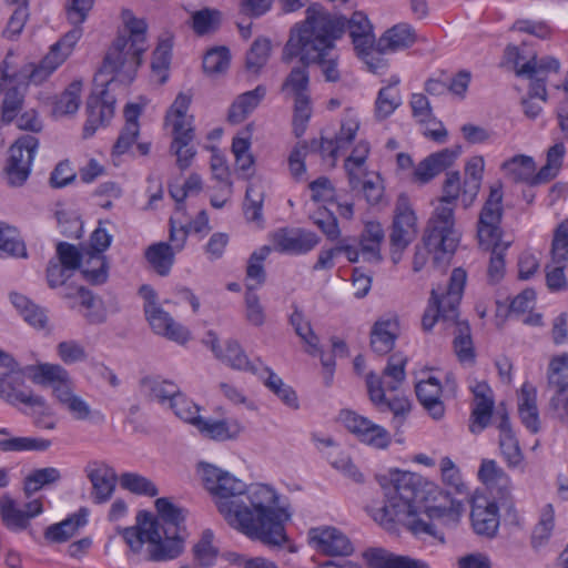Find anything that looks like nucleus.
Wrapping results in <instances>:
<instances>
[{
	"instance_id": "1",
	"label": "nucleus",
	"mask_w": 568,
	"mask_h": 568,
	"mask_svg": "<svg viewBox=\"0 0 568 568\" xmlns=\"http://www.w3.org/2000/svg\"><path fill=\"white\" fill-rule=\"evenodd\" d=\"M383 500H372L366 510L381 526L403 523L417 537L445 542L444 528H454L463 513L462 501L419 475L397 471L382 484Z\"/></svg>"
},
{
	"instance_id": "2",
	"label": "nucleus",
	"mask_w": 568,
	"mask_h": 568,
	"mask_svg": "<svg viewBox=\"0 0 568 568\" xmlns=\"http://www.w3.org/2000/svg\"><path fill=\"white\" fill-rule=\"evenodd\" d=\"M345 31V21L333 18L320 3H312L305 20L295 24L284 48V60L300 57L302 63H316L327 82L341 80L338 57L332 53L335 40Z\"/></svg>"
},
{
	"instance_id": "3",
	"label": "nucleus",
	"mask_w": 568,
	"mask_h": 568,
	"mask_svg": "<svg viewBox=\"0 0 568 568\" xmlns=\"http://www.w3.org/2000/svg\"><path fill=\"white\" fill-rule=\"evenodd\" d=\"M235 514H239V521L231 527L250 538L270 546H280L286 540L284 521L288 515L277 506V495L271 487L245 485Z\"/></svg>"
},
{
	"instance_id": "4",
	"label": "nucleus",
	"mask_w": 568,
	"mask_h": 568,
	"mask_svg": "<svg viewBox=\"0 0 568 568\" xmlns=\"http://www.w3.org/2000/svg\"><path fill=\"white\" fill-rule=\"evenodd\" d=\"M458 242L459 235L454 229V209L448 205L437 207L425 229L423 244L415 246L413 271H422L430 253L434 254V264L449 263Z\"/></svg>"
},
{
	"instance_id": "5",
	"label": "nucleus",
	"mask_w": 568,
	"mask_h": 568,
	"mask_svg": "<svg viewBox=\"0 0 568 568\" xmlns=\"http://www.w3.org/2000/svg\"><path fill=\"white\" fill-rule=\"evenodd\" d=\"M93 3L94 0H70L67 14L73 28L50 47L39 64L29 63L23 68V74L28 75L30 82L43 83L69 58L82 37L83 30L80 26L85 21Z\"/></svg>"
},
{
	"instance_id": "6",
	"label": "nucleus",
	"mask_w": 568,
	"mask_h": 568,
	"mask_svg": "<svg viewBox=\"0 0 568 568\" xmlns=\"http://www.w3.org/2000/svg\"><path fill=\"white\" fill-rule=\"evenodd\" d=\"M501 202L503 183L500 181H496L489 187V195L480 211L477 224V237L480 247L491 250L488 277L493 283L499 282L504 276V253L509 245V243H500V222L503 217Z\"/></svg>"
},
{
	"instance_id": "7",
	"label": "nucleus",
	"mask_w": 568,
	"mask_h": 568,
	"mask_svg": "<svg viewBox=\"0 0 568 568\" xmlns=\"http://www.w3.org/2000/svg\"><path fill=\"white\" fill-rule=\"evenodd\" d=\"M159 517H154L156 532H159L162 546H155L153 558L155 561H165L179 557L184 549L186 529L184 521L187 511L175 506L170 499L162 497L155 500Z\"/></svg>"
},
{
	"instance_id": "8",
	"label": "nucleus",
	"mask_w": 568,
	"mask_h": 568,
	"mask_svg": "<svg viewBox=\"0 0 568 568\" xmlns=\"http://www.w3.org/2000/svg\"><path fill=\"white\" fill-rule=\"evenodd\" d=\"M199 470L219 513L230 526L237 523L239 514L235 511L245 483L209 463H200Z\"/></svg>"
},
{
	"instance_id": "9",
	"label": "nucleus",
	"mask_w": 568,
	"mask_h": 568,
	"mask_svg": "<svg viewBox=\"0 0 568 568\" xmlns=\"http://www.w3.org/2000/svg\"><path fill=\"white\" fill-rule=\"evenodd\" d=\"M466 280V271L456 267L450 274L445 292L439 293L438 288L432 290L428 307L422 318V326L425 332H429L439 320L448 324L456 322Z\"/></svg>"
},
{
	"instance_id": "10",
	"label": "nucleus",
	"mask_w": 568,
	"mask_h": 568,
	"mask_svg": "<svg viewBox=\"0 0 568 568\" xmlns=\"http://www.w3.org/2000/svg\"><path fill=\"white\" fill-rule=\"evenodd\" d=\"M417 233V217L410 206L409 199L405 194H399L396 200L389 233L390 260L394 264L400 262L404 251L416 239Z\"/></svg>"
},
{
	"instance_id": "11",
	"label": "nucleus",
	"mask_w": 568,
	"mask_h": 568,
	"mask_svg": "<svg viewBox=\"0 0 568 568\" xmlns=\"http://www.w3.org/2000/svg\"><path fill=\"white\" fill-rule=\"evenodd\" d=\"M508 55L515 57V73L517 77L530 80L529 98H538L542 102L547 100L546 81L550 72L557 73L560 69L559 61L554 57L538 58L534 54L528 61L519 64L520 54L515 45L507 47Z\"/></svg>"
},
{
	"instance_id": "12",
	"label": "nucleus",
	"mask_w": 568,
	"mask_h": 568,
	"mask_svg": "<svg viewBox=\"0 0 568 568\" xmlns=\"http://www.w3.org/2000/svg\"><path fill=\"white\" fill-rule=\"evenodd\" d=\"M307 65L308 63H303L294 67L281 87V92L294 100V125L295 130L301 125L302 132L312 113Z\"/></svg>"
},
{
	"instance_id": "13",
	"label": "nucleus",
	"mask_w": 568,
	"mask_h": 568,
	"mask_svg": "<svg viewBox=\"0 0 568 568\" xmlns=\"http://www.w3.org/2000/svg\"><path fill=\"white\" fill-rule=\"evenodd\" d=\"M39 140L34 135L20 136L9 149L4 174L11 186H21L30 175Z\"/></svg>"
},
{
	"instance_id": "14",
	"label": "nucleus",
	"mask_w": 568,
	"mask_h": 568,
	"mask_svg": "<svg viewBox=\"0 0 568 568\" xmlns=\"http://www.w3.org/2000/svg\"><path fill=\"white\" fill-rule=\"evenodd\" d=\"M22 383L23 375L18 363L9 353L0 348V388L13 395L12 398L8 396H0V398H4L10 404L21 403L31 407H43V398L21 389Z\"/></svg>"
},
{
	"instance_id": "15",
	"label": "nucleus",
	"mask_w": 568,
	"mask_h": 568,
	"mask_svg": "<svg viewBox=\"0 0 568 568\" xmlns=\"http://www.w3.org/2000/svg\"><path fill=\"white\" fill-rule=\"evenodd\" d=\"M138 49L139 47L133 45L126 36L120 34L106 51L100 72L114 74L126 68L129 74L134 73L141 65L145 52Z\"/></svg>"
},
{
	"instance_id": "16",
	"label": "nucleus",
	"mask_w": 568,
	"mask_h": 568,
	"mask_svg": "<svg viewBox=\"0 0 568 568\" xmlns=\"http://www.w3.org/2000/svg\"><path fill=\"white\" fill-rule=\"evenodd\" d=\"M339 419L359 442L377 449H385L392 442L390 434L381 425L353 410H342Z\"/></svg>"
},
{
	"instance_id": "17",
	"label": "nucleus",
	"mask_w": 568,
	"mask_h": 568,
	"mask_svg": "<svg viewBox=\"0 0 568 568\" xmlns=\"http://www.w3.org/2000/svg\"><path fill=\"white\" fill-rule=\"evenodd\" d=\"M132 551L141 550L144 542L149 544V560L155 561L153 550L155 546H162L159 532H156V524L154 516L149 511H139L136 516V525L119 529Z\"/></svg>"
},
{
	"instance_id": "18",
	"label": "nucleus",
	"mask_w": 568,
	"mask_h": 568,
	"mask_svg": "<svg viewBox=\"0 0 568 568\" xmlns=\"http://www.w3.org/2000/svg\"><path fill=\"white\" fill-rule=\"evenodd\" d=\"M471 525L477 535L494 537L499 527L498 506L485 496H475L470 511Z\"/></svg>"
},
{
	"instance_id": "19",
	"label": "nucleus",
	"mask_w": 568,
	"mask_h": 568,
	"mask_svg": "<svg viewBox=\"0 0 568 568\" xmlns=\"http://www.w3.org/2000/svg\"><path fill=\"white\" fill-rule=\"evenodd\" d=\"M320 242V237L303 229H281L273 234V243L276 251L287 254H304L313 250Z\"/></svg>"
},
{
	"instance_id": "20",
	"label": "nucleus",
	"mask_w": 568,
	"mask_h": 568,
	"mask_svg": "<svg viewBox=\"0 0 568 568\" xmlns=\"http://www.w3.org/2000/svg\"><path fill=\"white\" fill-rule=\"evenodd\" d=\"M310 537L315 548L328 556H349L354 550L348 537L335 527L313 528Z\"/></svg>"
},
{
	"instance_id": "21",
	"label": "nucleus",
	"mask_w": 568,
	"mask_h": 568,
	"mask_svg": "<svg viewBox=\"0 0 568 568\" xmlns=\"http://www.w3.org/2000/svg\"><path fill=\"white\" fill-rule=\"evenodd\" d=\"M547 389L552 393L549 407L560 410L561 396L568 390V353L554 356L547 372Z\"/></svg>"
},
{
	"instance_id": "22",
	"label": "nucleus",
	"mask_w": 568,
	"mask_h": 568,
	"mask_svg": "<svg viewBox=\"0 0 568 568\" xmlns=\"http://www.w3.org/2000/svg\"><path fill=\"white\" fill-rule=\"evenodd\" d=\"M144 312L152 329L178 343H185L190 333L182 325L174 322L170 314L159 305H144Z\"/></svg>"
},
{
	"instance_id": "23",
	"label": "nucleus",
	"mask_w": 568,
	"mask_h": 568,
	"mask_svg": "<svg viewBox=\"0 0 568 568\" xmlns=\"http://www.w3.org/2000/svg\"><path fill=\"white\" fill-rule=\"evenodd\" d=\"M106 90L101 91V97L92 93L87 101L88 119L83 126V136H92L100 125L108 123L114 114V100L109 101Z\"/></svg>"
},
{
	"instance_id": "24",
	"label": "nucleus",
	"mask_w": 568,
	"mask_h": 568,
	"mask_svg": "<svg viewBox=\"0 0 568 568\" xmlns=\"http://www.w3.org/2000/svg\"><path fill=\"white\" fill-rule=\"evenodd\" d=\"M332 17L342 18L345 21V29H348L349 37L352 38L354 49L357 53H367L369 49H373V45L377 41L373 33V26L363 12H354L349 20H346L342 16L332 14Z\"/></svg>"
},
{
	"instance_id": "25",
	"label": "nucleus",
	"mask_w": 568,
	"mask_h": 568,
	"mask_svg": "<svg viewBox=\"0 0 568 568\" xmlns=\"http://www.w3.org/2000/svg\"><path fill=\"white\" fill-rule=\"evenodd\" d=\"M87 471L92 484L91 495L94 503L102 504L109 500L118 480L114 469L105 464H93L88 467Z\"/></svg>"
},
{
	"instance_id": "26",
	"label": "nucleus",
	"mask_w": 568,
	"mask_h": 568,
	"mask_svg": "<svg viewBox=\"0 0 568 568\" xmlns=\"http://www.w3.org/2000/svg\"><path fill=\"white\" fill-rule=\"evenodd\" d=\"M399 334L397 316L381 318L375 322L371 332V347L378 355L389 353Z\"/></svg>"
},
{
	"instance_id": "27",
	"label": "nucleus",
	"mask_w": 568,
	"mask_h": 568,
	"mask_svg": "<svg viewBox=\"0 0 568 568\" xmlns=\"http://www.w3.org/2000/svg\"><path fill=\"white\" fill-rule=\"evenodd\" d=\"M416 42L415 29L406 23L400 22L387 29L377 40V51L379 53L395 52L405 50Z\"/></svg>"
},
{
	"instance_id": "28",
	"label": "nucleus",
	"mask_w": 568,
	"mask_h": 568,
	"mask_svg": "<svg viewBox=\"0 0 568 568\" xmlns=\"http://www.w3.org/2000/svg\"><path fill=\"white\" fill-rule=\"evenodd\" d=\"M478 477L501 501L506 503L509 500L510 478L500 467L497 466L495 460H483L478 470Z\"/></svg>"
},
{
	"instance_id": "29",
	"label": "nucleus",
	"mask_w": 568,
	"mask_h": 568,
	"mask_svg": "<svg viewBox=\"0 0 568 568\" xmlns=\"http://www.w3.org/2000/svg\"><path fill=\"white\" fill-rule=\"evenodd\" d=\"M416 395L422 406L434 419H440L445 414V406L440 400L442 385L436 377H429L416 385Z\"/></svg>"
},
{
	"instance_id": "30",
	"label": "nucleus",
	"mask_w": 568,
	"mask_h": 568,
	"mask_svg": "<svg viewBox=\"0 0 568 568\" xmlns=\"http://www.w3.org/2000/svg\"><path fill=\"white\" fill-rule=\"evenodd\" d=\"M384 237L385 234L381 223L371 221L365 224L358 241L361 254L365 262L379 263L383 260L381 245Z\"/></svg>"
},
{
	"instance_id": "31",
	"label": "nucleus",
	"mask_w": 568,
	"mask_h": 568,
	"mask_svg": "<svg viewBox=\"0 0 568 568\" xmlns=\"http://www.w3.org/2000/svg\"><path fill=\"white\" fill-rule=\"evenodd\" d=\"M266 94L264 85H257L254 90L240 94L231 104L227 120L232 124L242 123L261 103Z\"/></svg>"
},
{
	"instance_id": "32",
	"label": "nucleus",
	"mask_w": 568,
	"mask_h": 568,
	"mask_svg": "<svg viewBox=\"0 0 568 568\" xmlns=\"http://www.w3.org/2000/svg\"><path fill=\"white\" fill-rule=\"evenodd\" d=\"M518 413L521 423L527 429H529L532 434H536L540 430V420L537 407V390L529 383H525L521 386L518 397Z\"/></svg>"
},
{
	"instance_id": "33",
	"label": "nucleus",
	"mask_w": 568,
	"mask_h": 568,
	"mask_svg": "<svg viewBox=\"0 0 568 568\" xmlns=\"http://www.w3.org/2000/svg\"><path fill=\"white\" fill-rule=\"evenodd\" d=\"M498 429L500 432L499 447L501 454L505 457L508 467L516 468L521 465L524 455L521 453L519 442L510 427L507 413L501 414Z\"/></svg>"
},
{
	"instance_id": "34",
	"label": "nucleus",
	"mask_w": 568,
	"mask_h": 568,
	"mask_svg": "<svg viewBox=\"0 0 568 568\" xmlns=\"http://www.w3.org/2000/svg\"><path fill=\"white\" fill-rule=\"evenodd\" d=\"M173 140L170 146V152L176 156V165L181 170H186L193 158L196 154V150L193 145L195 138L194 129H186L181 131L180 124L176 130L172 131Z\"/></svg>"
},
{
	"instance_id": "35",
	"label": "nucleus",
	"mask_w": 568,
	"mask_h": 568,
	"mask_svg": "<svg viewBox=\"0 0 568 568\" xmlns=\"http://www.w3.org/2000/svg\"><path fill=\"white\" fill-rule=\"evenodd\" d=\"M197 429L207 438L214 440L235 439L243 432L242 423L235 418H224L217 420L201 419Z\"/></svg>"
},
{
	"instance_id": "36",
	"label": "nucleus",
	"mask_w": 568,
	"mask_h": 568,
	"mask_svg": "<svg viewBox=\"0 0 568 568\" xmlns=\"http://www.w3.org/2000/svg\"><path fill=\"white\" fill-rule=\"evenodd\" d=\"M485 169L484 158L473 156L465 166L466 179L463 183L462 201L465 207L470 206L480 190Z\"/></svg>"
},
{
	"instance_id": "37",
	"label": "nucleus",
	"mask_w": 568,
	"mask_h": 568,
	"mask_svg": "<svg viewBox=\"0 0 568 568\" xmlns=\"http://www.w3.org/2000/svg\"><path fill=\"white\" fill-rule=\"evenodd\" d=\"M88 509L80 508L77 514L68 517L59 524L49 526L44 531L45 539L52 542H64L75 535L80 527L87 524Z\"/></svg>"
},
{
	"instance_id": "38",
	"label": "nucleus",
	"mask_w": 568,
	"mask_h": 568,
	"mask_svg": "<svg viewBox=\"0 0 568 568\" xmlns=\"http://www.w3.org/2000/svg\"><path fill=\"white\" fill-rule=\"evenodd\" d=\"M0 452H44L51 440L34 437H13L8 428H0Z\"/></svg>"
},
{
	"instance_id": "39",
	"label": "nucleus",
	"mask_w": 568,
	"mask_h": 568,
	"mask_svg": "<svg viewBox=\"0 0 568 568\" xmlns=\"http://www.w3.org/2000/svg\"><path fill=\"white\" fill-rule=\"evenodd\" d=\"M144 256L158 275L166 276L174 264L175 251L169 243L159 242L150 245Z\"/></svg>"
},
{
	"instance_id": "40",
	"label": "nucleus",
	"mask_w": 568,
	"mask_h": 568,
	"mask_svg": "<svg viewBox=\"0 0 568 568\" xmlns=\"http://www.w3.org/2000/svg\"><path fill=\"white\" fill-rule=\"evenodd\" d=\"M80 268L83 277L92 285H101L108 281L109 263L104 254L84 251Z\"/></svg>"
},
{
	"instance_id": "41",
	"label": "nucleus",
	"mask_w": 568,
	"mask_h": 568,
	"mask_svg": "<svg viewBox=\"0 0 568 568\" xmlns=\"http://www.w3.org/2000/svg\"><path fill=\"white\" fill-rule=\"evenodd\" d=\"M140 387L142 393L150 399H156L159 402L170 400L173 402V397L180 393L179 387L170 382L162 379L160 376H145L140 381Z\"/></svg>"
},
{
	"instance_id": "42",
	"label": "nucleus",
	"mask_w": 568,
	"mask_h": 568,
	"mask_svg": "<svg viewBox=\"0 0 568 568\" xmlns=\"http://www.w3.org/2000/svg\"><path fill=\"white\" fill-rule=\"evenodd\" d=\"M192 98L193 95L190 92H180L176 95L166 114V120L171 121L172 131L176 130L178 124H180L181 131L186 129H194L193 115H187V110L192 102Z\"/></svg>"
},
{
	"instance_id": "43",
	"label": "nucleus",
	"mask_w": 568,
	"mask_h": 568,
	"mask_svg": "<svg viewBox=\"0 0 568 568\" xmlns=\"http://www.w3.org/2000/svg\"><path fill=\"white\" fill-rule=\"evenodd\" d=\"M73 296L79 297L80 305L85 308L83 312V316L90 324H100L105 321V311L102 306V301L97 297L90 290H87L83 286H80L77 290L75 295L67 294V298H71Z\"/></svg>"
},
{
	"instance_id": "44",
	"label": "nucleus",
	"mask_w": 568,
	"mask_h": 568,
	"mask_svg": "<svg viewBox=\"0 0 568 568\" xmlns=\"http://www.w3.org/2000/svg\"><path fill=\"white\" fill-rule=\"evenodd\" d=\"M453 325L456 327L454 349L459 362L473 364L475 362V351L468 322L458 321L457 318Z\"/></svg>"
},
{
	"instance_id": "45",
	"label": "nucleus",
	"mask_w": 568,
	"mask_h": 568,
	"mask_svg": "<svg viewBox=\"0 0 568 568\" xmlns=\"http://www.w3.org/2000/svg\"><path fill=\"white\" fill-rule=\"evenodd\" d=\"M172 47V37L168 36L159 40L153 51L151 69L154 74L159 75V82L161 84L165 83L169 78L168 70L171 63Z\"/></svg>"
},
{
	"instance_id": "46",
	"label": "nucleus",
	"mask_w": 568,
	"mask_h": 568,
	"mask_svg": "<svg viewBox=\"0 0 568 568\" xmlns=\"http://www.w3.org/2000/svg\"><path fill=\"white\" fill-rule=\"evenodd\" d=\"M57 399L77 420H87L91 416V407L81 396L70 388H58Z\"/></svg>"
},
{
	"instance_id": "47",
	"label": "nucleus",
	"mask_w": 568,
	"mask_h": 568,
	"mask_svg": "<svg viewBox=\"0 0 568 568\" xmlns=\"http://www.w3.org/2000/svg\"><path fill=\"white\" fill-rule=\"evenodd\" d=\"M258 376L264 378L265 386L271 389L285 405L294 409L298 407L296 393L268 367H264L260 372Z\"/></svg>"
},
{
	"instance_id": "48",
	"label": "nucleus",
	"mask_w": 568,
	"mask_h": 568,
	"mask_svg": "<svg viewBox=\"0 0 568 568\" xmlns=\"http://www.w3.org/2000/svg\"><path fill=\"white\" fill-rule=\"evenodd\" d=\"M503 170L514 182H525L531 185L532 173L536 171L535 161L528 155H515L503 163Z\"/></svg>"
},
{
	"instance_id": "49",
	"label": "nucleus",
	"mask_w": 568,
	"mask_h": 568,
	"mask_svg": "<svg viewBox=\"0 0 568 568\" xmlns=\"http://www.w3.org/2000/svg\"><path fill=\"white\" fill-rule=\"evenodd\" d=\"M0 516L6 527L11 530H22L29 525L28 515L17 507L8 494L0 497Z\"/></svg>"
},
{
	"instance_id": "50",
	"label": "nucleus",
	"mask_w": 568,
	"mask_h": 568,
	"mask_svg": "<svg viewBox=\"0 0 568 568\" xmlns=\"http://www.w3.org/2000/svg\"><path fill=\"white\" fill-rule=\"evenodd\" d=\"M402 95L398 88L394 85L383 87L375 101V118L378 121L387 119L402 104Z\"/></svg>"
},
{
	"instance_id": "51",
	"label": "nucleus",
	"mask_w": 568,
	"mask_h": 568,
	"mask_svg": "<svg viewBox=\"0 0 568 568\" xmlns=\"http://www.w3.org/2000/svg\"><path fill=\"white\" fill-rule=\"evenodd\" d=\"M61 479L60 471L54 467H45L33 470L24 479L23 491L29 498L47 485L54 484Z\"/></svg>"
},
{
	"instance_id": "52",
	"label": "nucleus",
	"mask_w": 568,
	"mask_h": 568,
	"mask_svg": "<svg viewBox=\"0 0 568 568\" xmlns=\"http://www.w3.org/2000/svg\"><path fill=\"white\" fill-rule=\"evenodd\" d=\"M213 531L205 529L193 547L194 560L201 568L212 567L217 558L219 550L213 546Z\"/></svg>"
},
{
	"instance_id": "53",
	"label": "nucleus",
	"mask_w": 568,
	"mask_h": 568,
	"mask_svg": "<svg viewBox=\"0 0 568 568\" xmlns=\"http://www.w3.org/2000/svg\"><path fill=\"white\" fill-rule=\"evenodd\" d=\"M221 359L226 362L232 368L248 371L255 375H260V369L248 361L246 354L236 341L226 342L225 351Z\"/></svg>"
},
{
	"instance_id": "54",
	"label": "nucleus",
	"mask_w": 568,
	"mask_h": 568,
	"mask_svg": "<svg viewBox=\"0 0 568 568\" xmlns=\"http://www.w3.org/2000/svg\"><path fill=\"white\" fill-rule=\"evenodd\" d=\"M39 375L43 383L51 385L53 394L58 396V388H70L72 386L69 373L58 364H41L38 366Z\"/></svg>"
},
{
	"instance_id": "55",
	"label": "nucleus",
	"mask_w": 568,
	"mask_h": 568,
	"mask_svg": "<svg viewBox=\"0 0 568 568\" xmlns=\"http://www.w3.org/2000/svg\"><path fill=\"white\" fill-rule=\"evenodd\" d=\"M81 81H73L57 100L53 112L57 115L73 114L80 105Z\"/></svg>"
},
{
	"instance_id": "56",
	"label": "nucleus",
	"mask_w": 568,
	"mask_h": 568,
	"mask_svg": "<svg viewBox=\"0 0 568 568\" xmlns=\"http://www.w3.org/2000/svg\"><path fill=\"white\" fill-rule=\"evenodd\" d=\"M0 250L16 257H26L27 250L16 227L0 222Z\"/></svg>"
},
{
	"instance_id": "57",
	"label": "nucleus",
	"mask_w": 568,
	"mask_h": 568,
	"mask_svg": "<svg viewBox=\"0 0 568 568\" xmlns=\"http://www.w3.org/2000/svg\"><path fill=\"white\" fill-rule=\"evenodd\" d=\"M230 59V50L226 47L212 48L203 58V70L209 75L221 74L229 68Z\"/></svg>"
},
{
	"instance_id": "58",
	"label": "nucleus",
	"mask_w": 568,
	"mask_h": 568,
	"mask_svg": "<svg viewBox=\"0 0 568 568\" xmlns=\"http://www.w3.org/2000/svg\"><path fill=\"white\" fill-rule=\"evenodd\" d=\"M264 192L261 183H250L245 192L244 213L248 221H260L262 219V206Z\"/></svg>"
},
{
	"instance_id": "59",
	"label": "nucleus",
	"mask_w": 568,
	"mask_h": 568,
	"mask_svg": "<svg viewBox=\"0 0 568 568\" xmlns=\"http://www.w3.org/2000/svg\"><path fill=\"white\" fill-rule=\"evenodd\" d=\"M554 521V510L551 505H547L540 520L532 530L531 546L534 549H539L548 542L555 526Z\"/></svg>"
},
{
	"instance_id": "60",
	"label": "nucleus",
	"mask_w": 568,
	"mask_h": 568,
	"mask_svg": "<svg viewBox=\"0 0 568 568\" xmlns=\"http://www.w3.org/2000/svg\"><path fill=\"white\" fill-rule=\"evenodd\" d=\"M121 487L136 495L154 497L159 494L156 486L146 477L135 473H124L120 477Z\"/></svg>"
},
{
	"instance_id": "61",
	"label": "nucleus",
	"mask_w": 568,
	"mask_h": 568,
	"mask_svg": "<svg viewBox=\"0 0 568 568\" xmlns=\"http://www.w3.org/2000/svg\"><path fill=\"white\" fill-rule=\"evenodd\" d=\"M271 53V42L267 39H256L246 54V68L254 73L266 64Z\"/></svg>"
},
{
	"instance_id": "62",
	"label": "nucleus",
	"mask_w": 568,
	"mask_h": 568,
	"mask_svg": "<svg viewBox=\"0 0 568 568\" xmlns=\"http://www.w3.org/2000/svg\"><path fill=\"white\" fill-rule=\"evenodd\" d=\"M494 409V399L475 400V407L471 412V423L469 429L473 434L484 430L490 422Z\"/></svg>"
},
{
	"instance_id": "63",
	"label": "nucleus",
	"mask_w": 568,
	"mask_h": 568,
	"mask_svg": "<svg viewBox=\"0 0 568 568\" xmlns=\"http://www.w3.org/2000/svg\"><path fill=\"white\" fill-rule=\"evenodd\" d=\"M254 290L255 286L252 283H246L245 316L252 325L262 326L265 323V312Z\"/></svg>"
},
{
	"instance_id": "64",
	"label": "nucleus",
	"mask_w": 568,
	"mask_h": 568,
	"mask_svg": "<svg viewBox=\"0 0 568 568\" xmlns=\"http://www.w3.org/2000/svg\"><path fill=\"white\" fill-rule=\"evenodd\" d=\"M551 255L555 264L568 262V221H562L555 230Z\"/></svg>"
}]
</instances>
